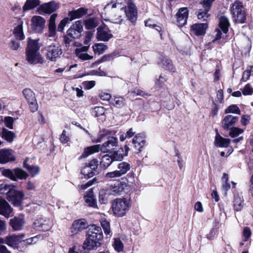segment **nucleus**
Listing matches in <instances>:
<instances>
[{
	"instance_id": "f257e3e1",
	"label": "nucleus",
	"mask_w": 253,
	"mask_h": 253,
	"mask_svg": "<svg viewBox=\"0 0 253 253\" xmlns=\"http://www.w3.org/2000/svg\"><path fill=\"white\" fill-rule=\"evenodd\" d=\"M103 237L101 227L96 225H91L87 232L86 239L83 245V248L87 251L96 250L101 246L100 241Z\"/></svg>"
},
{
	"instance_id": "f03ea898",
	"label": "nucleus",
	"mask_w": 253,
	"mask_h": 253,
	"mask_svg": "<svg viewBox=\"0 0 253 253\" xmlns=\"http://www.w3.org/2000/svg\"><path fill=\"white\" fill-rule=\"evenodd\" d=\"M118 145V138L115 137H109L106 142L101 146L94 145L84 149V152L81 156V158H85L90 155L98 152L99 150L105 153L114 150Z\"/></svg>"
},
{
	"instance_id": "7ed1b4c3",
	"label": "nucleus",
	"mask_w": 253,
	"mask_h": 253,
	"mask_svg": "<svg viewBox=\"0 0 253 253\" xmlns=\"http://www.w3.org/2000/svg\"><path fill=\"white\" fill-rule=\"evenodd\" d=\"M130 207L129 200L125 198L115 199L112 205L113 213L117 217L125 215L129 211Z\"/></svg>"
},
{
	"instance_id": "20e7f679",
	"label": "nucleus",
	"mask_w": 253,
	"mask_h": 253,
	"mask_svg": "<svg viewBox=\"0 0 253 253\" xmlns=\"http://www.w3.org/2000/svg\"><path fill=\"white\" fill-rule=\"evenodd\" d=\"M231 12L236 23H244L246 22V14L241 2L236 1L232 5Z\"/></svg>"
},
{
	"instance_id": "39448f33",
	"label": "nucleus",
	"mask_w": 253,
	"mask_h": 253,
	"mask_svg": "<svg viewBox=\"0 0 253 253\" xmlns=\"http://www.w3.org/2000/svg\"><path fill=\"white\" fill-rule=\"evenodd\" d=\"M2 174L13 181L25 179L28 176V174L20 168H15L13 170L6 169L2 171Z\"/></svg>"
},
{
	"instance_id": "423d86ee",
	"label": "nucleus",
	"mask_w": 253,
	"mask_h": 253,
	"mask_svg": "<svg viewBox=\"0 0 253 253\" xmlns=\"http://www.w3.org/2000/svg\"><path fill=\"white\" fill-rule=\"evenodd\" d=\"M53 225V221L50 218L41 217L35 220L33 223V227L36 230L46 231L49 230Z\"/></svg>"
},
{
	"instance_id": "0eeeda50",
	"label": "nucleus",
	"mask_w": 253,
	"mask_h": 253,
	"mask_svg": "<svg viewBox=\"0 0 253 253\" xmlns=\"http://www.w3.org/2000/svg\"><path fill=\"white\" fill-rule=\"evenodd\" d=\"M124 15L132 23H134L137 18V10L134 3L129 0L126 6L124 7Z\"/></svg>"
},
{
	"instance_id": "6e6552de",
	"label": "nucleus",
	"mask_w": 253,
	"mask_h": 253,
	"mask_svg": "<svg viewBox=\"0 0 253 253\" xmlns=\"http://www.w3.org/2000/svg\"><path fill=\"white\" fill-rule=\"evenodd\" d=\"M22 93L29 104L31 111L32 112L37 111L38 107L35 93L28 88L23 89Z\"/></svg>"
},
{
	"instance_id": "1a4fd4ad",
	"label": "nucleus",
	"mask_w": 253,
	"mask_h": 253,
	"mask_svg": "<svg viewBox=\"0 0 253 253\" xmlns=\"http://www.w3.org/2000/svg\"><path fill=\"white\" fill-rule=\"evenodd\" d=\"M213 1L214 0H203L200 2L203 8H200L197 12V17L199 20L206 21L209 17L208 11L210 10Z\"/></svg>"
},
{
	"instance_id": "9d476101",
	"label": "nucleus",
	"mask_w": 253,
	"mask_h": 253,
	"mask_svg": "<svg viewBox=\"0 0 253 253\" xmlns=\"http://www.w3.org/2000/svg\"><path fill=\"white\" fill-rule=\"evenodd\" d=\"M46 58L50 61H55L62 53L60 47L57 44H52L46 47Z\"/></svg>"
},
{
	"instance_id": "9b49d317",
	"label": "nucleus",
	"mask_w": 253,
	"mask_h": 253,
	"mask_svg": "<svg viewBox=\"0 0 253 253\" xmlns=\"http://www.w3.org/2000/svg\"><path fill=\"white\" fill-rule=\"evenodd\" d=\"M98 166V161L97 159H93L86 165L82 170V173L84 177L89 178L93 177L96 172Z\"/></svg>"
},
{
	"instance_id": "f8f14e48",
	"label": "nucleus",
	"mask_w": 253,
	"mask_h": 253,
	"mask_svg": "<svg viewBox=\"0 0 253 253\" xmlns=\"http://www.w3.org/2000/svg\"><path fill=\"white\" fill-rule=\"evenodd\" d=\"M83 31V24L82 20L77 21L67 30L68 36L73 39H78Z\"/></svg>"
},
{
	"instance_id": "ddd939ff",
	"label": "nucleus",
	"mask_w": 253,
	"mask_h": 253,
	"mask_svg": "<svg viewBox=\"0 0 253 253\" xmlns=\"http://www.w3.org/2000/svg\"><path fill=\"white\" fill-rule=\"evenodd\" d=\"M45 20L40 16H33L31 19V29L37 33H42L45 28Z\"/></svg>"
},
{
	"instance_id": "4468645a",
	"label": "nucleus",
	"mask_w": 253,
	"mask_h": 253,
	"mask_svg": "<svg viewBox=\"0 0 253 253\" xmlns=\"http://www.w3.org/2000/svg\"><path fill=\"white\" fill-rule=\"evenodd\" d=\"M125 17L124 16V7H120L119 9L113 10L108 19H105L113 23L121 24L123 23Z\"/></svg>"
},
{
	"instance_id": "2eb2a0df",
	"label": "nucleus",
	"mask_w": 253,
	"mask_h": 253,
	"mask_svg": "<svg viewBox=\"0 0 253 253\" xmlns=\"http://www.w3.org/2000/svg\"><path fill=\"white\" fill-rule=\"evenodd\" d=\"M24 197V194L22 191L17 190L15 188L10 192L7 199L14 206L19 207L21 205Z\"/></svg>"
},
{
	"instance_id": "dca6fc26",
	"label": "nucleus",
	"mask_w": 253,
	"mask_h": 253,
	"mask_svg": "<svg viewBox=\"0 0 253 253\" xmlns=\"http://www.w3.org/2000/svg\"><path fill=\"white\" fill-rule=\"evenodd\" d=\"M126 186V183H123L120 181H117L111 184L107 189L111 195L117 196L122 194Z\"/></svg>"
},
{
	"instance_id": "f3484780",
	"label": "nucleus",
	"mask_w": 253,
	"mask_h": 253,
	"mask_svg": "<svg viewBox=\"0 0 253 253\" xmlns=\"http://www.w3.org/2000/svg\"><path fill=\"white\" fill-rule=\"evenodd\" d=\"M58 4L54 1H50L40 5L38 11L40 14H50L58 8Z\"/></svg>"
},
{
	"instance_id": "a211bd4d",
	"label": "nucleus",
	"mask_w": 253,
	"mask_h": 253,
	"mask_svg": "<svg viewBox=\"0 0 253 253\" xmlns=\"http://www.w3.org/2000/svg\"><path fill=\"white\" fill-rule=\"evenodd\" d=\"M26 60L29 64L42 63L43 61L40 51L26 50Z\"/></svg>"
},
{
	"instance_id": "6ab92c4d",
	"label": "nucleus",
	"mask_w": 253,
	"mask_h": 253,
	"mask_svg": "<svg viewBox=\"0 0 253 253\" xmlns=\"http://www.w3.org/2000/svg\"><path fill=\"white\" fill-rule=\"evenodd\" d=\"M239 117L231 115L226 116L221 122L222 127L225 130H228L234 127L238 121Z\"/></svg>"
},
{
	"instance_id": "aec40b11",
	"label": "nucleus",
	"mask_w": 253,
	"mask_h": 253,
	"mask_svg": "<svg viewBox=\"0 0 253 253\" xmlns=\"http://www.w3.org/2000/svg\"><path fill=\"white\" fill-rule=\"evenodd\" d=\"M233 208L236 211H241L244 206V201L241 193L238 191L233 192Z\"/></svg>"
},
{
	"instance_id": "412c9836",
	"label": "nucleus",
	"mask_w": 253,
	"mask_h": 253,
	"mask_svg": "<svg viewBox=\"0 0 253 253\" xmlns=\"http://www.w3.org/2000/svg\"><path fill=\"white\" fill-rule=\"evenodd\" d=\"M189 11L186 7H182L179 9L176 13L177 23L180 26H183L187 22Z\"/></svg>"
},
{
	"instance_id": "4be33fe9",
	"label": "nucleus",
	"mask_w": 253,
	"mask_h": 253,
	"mask_svg": "<svg viewBox=\"0 0 253 253\" xmlns=\"http://www.w3.org/2000/svg\"><path fill=\"white\" fill-rule=\"evenodd\" d=\"M24 218L23 215L15 216L10 220V225L14 230H21L25 224Z\"/></svg>"
},
{
	"instance_id": "5701e85b",
	"label": "nucleus",
	"mask_w": 253,
	"mask_h": 253,
	"mask_svg": "<svg viewBox=\"0 0 253 253\" xmlns=\"http://www.w3.org/2000/svg\"><path fill=\"white\" fill-rule=\"evenodd\" d=\"M88 227V223L85 219H80L74 221L72 224L71 232L76 234L78 232H81Z\"/></svg>"
},
{
	"instance_id": "b1692460",
	"label": "nucleus",
	"mask_w": 253,
	"mask_h": 253,
	"mask_svg": "<svg viewBox=\"0 0 253 253\" xmlns=\"http://www.w3.org/2000/svg\"><path fill=\"white\" fill-rule=\"evenodd\" d=\"M15 160V157L10 149H2L0 150V163L5 164Z\"/></svg>"
},
{
	"instance_id": "393cba45",
	"label": "nucleus",
	"mask_w": 253,
	"mask_h": 253,
	"mask_svg": "<svg viewBox=\"0 0 253 253\" xmlns=\"http://www.w3.org/2000/svg\"><path fill=\"white\" fill-rule=\"evenodd\" d=\"M125 152L123 148H120L117 151H115L111 153V157L114 161H122L124 156H126L128 155L129 148L127 145L124 146Z\"/></svg>"
},
{
	"instance_id": "a878e982",
	"label": "nucleus",
	"mask_w": 253,
	"mask_h": 253,
	"mask_svg": "<svg viewBox=\"0 0 253 253\" xmlns=\"http://www.w3.org/2000/svg\"><path fill=\"white\" fill-rule=\"evenodd\" d=\"M145 135L143 133H140L137 134L132 140V143L134 145L136 149H137L139 152L141 151V148L144 146L145 144Z\"/></svg>"
},
{
	"instance_id": "bb28decb",
	"label": "nucleus",
	"mask_w": 253,
	"mask_h": 253,
	"mask_svg": "<svg viewBox=\"0 0 253 253\" xmlns=\"http://www.w3.org/2000/svg\"><path fill=\"white\" fill-rule=\"evenodd\" d=\"M12 211L10 205L4 199L0 198V214L8 218Z\"/></svg>"
},
{
	"instance_id": "cd10ccee",
	"label": "nucleus",
	"mask_w": 253,
	"mask_h": 253,
	"mask_svg": "<svg viewBox=\"0 0 253 253\" xmlns=\"http://www.w3.org/2000/svg\"><path fill=\"white\" fill-rule=\"evenodd\" d=\"M230 143V139L224 138L217 132L214 141V144L215 146L227 148L229 146Z\"/></svg>"
},
{
	"instance_id": "c85d7f7f",
	"label": "nucleus",
	"mask_w": 253,
	"mask_h": 253,
	"mask_svg": "<svg viewBox=\"0 0 253 253\" xmlns=\"http://www.w3.org/2000/svg\"><path fill=\"white\" fill-rule=\"evenodd\" d=\"M56 17V14H53L50 17L48 25V33L47 36L48 37L54 38L56 35L55 20Z\"/></svg>"
},
{
	"instance_id": "c756f323",
	"label": "nucleus",
	"mask_w": 253,
	"mask_h": 253,
	"mask_svg": "<svg viewBox=\"0 0 253 253\" xmlns=\"http://www.w3.org/2000/svg\"><path fill=\"white\" fill-rule=\"evenodd\" d=\"M208 28L207 23L195 24L191 26V29L197 36L204 35Z\"/></svg>"
},
{
	"instance_id": "7c9ffc66",
	"label": "nucleus",
	"mask_w": 253,
	"mask_h": 253,
	"mask_svg": "<svg viewBox=\"0 0 253 253\" xmlns=\"http://www.w3.org/2000/svg\"><path fill=\"white\" fill-rule=\"evenodd\" d=\"M112 37V35L110 31L99 27L97 28V38L99 41L104 42L108 41Z\"/></svg>"
},
{
	"instance_id": "2f4dec72",
	"label": "nucleus",
	"mask_w": 253,
	"mask_h": 253,
	"mask_svg": "<svg viewBox=\"0 0 253 253\" xmlns=\"http://www.w3.org/2000/svg\"><path fill=\"white\" fill-rule=\"evenodd\" d=\"M87 13V9L84 7H81L77 10L70 11L69 16L70 17V21L76 18H80L86 15Z\"/></svg>"
},
{
	"instance_id": "473e14b6",
	"label": "nucleus",
	"mask_w": 253,
	"mask_h": 253,
	"mask_svg": "<svg viewBox=\"0 0 253 253\" xmlns=\"http://www.w3.org/2000/svg\"><path fill=\"white\" fill-rule=\"evenodd\" d=\"M86 203L89 206L94 208H97L96 201L93 195V191L89 189L84 196Z\"/></svg>"
},
{
	"instance_id": "72a5a7b5",
	"label": "nucleus",
	"mask_w": 253,
	"mask_h": 253,
	"mask_svg": "<svg viewBox=\"0 0 253 253\" xmlns=\"http://www.w3.org/2000/svg\"><path fill=\"white\" fill-rule=\"evenodd\" d=\"M27 47L26 50L39 51L40 46L39 39L32 40L31 38L28 39Z\"/></svg>"
},
{
	"instance_id": "f704fd0d",
	"label": "nucleus",
	"mask_w": 253,
	"mask_h": 253,
	"mask_svg": "<svg viewBox=\"0 0 253 253\" xmlns=\"http://www.w3.org/2000/svg\"><path fill=\"white\" fill-rule=\"evenodd\" d=\"M229 26L228 18L225 16H221L219 18V26L224 33L228 32Z\"/></svg>"
},
{
	"instance_id": "c9c22d12",
	"label": "nucleus",
	"mask_w": 253,
	"mask_h": 253,
	"mask_svg": "<svg viewBox=\"0 0 253 253\" xmlns=\"http://www.w3.org/2000/svg\"><path fill=\"white\" fill-rule=\"evenodd\" d=\"M23 22L20 21L19 24L14 28L13 34L15 37L19 40H23L25 38V36L23 31Z\"/></svg>"
},
{
	"instance_id": "e433bc0d",
	"label": "nucleus",
	"mask_w": 253,
	"mask_h": 253,
	"mask_svg": "<svg viewBox=\"0 0 253 253\" xmlns=\"http://www.w3.org/2000/svg\"><path fill=\"white\" fill-rule=\"evenodd\" d=\"M41 3L40 0H27L23 6L24 11L33 9L39 5Z\"/></svg>"
},
{
	"instance_id": "4c0bfd02",
	"label": "nucleus",
	"mask_w": 253,
	"mask_h": 253,
	"mask_svg": "<svg viewBox=\"0 0 253 253\" xmlns=\"http://www.w3.org/2000/svg\"><path fill=\"white\" fill-rule=\"evenodd\" d=\"M16 235H12L6 237L5 243L9 246L13 248H17L20 243Z\"/></svg>"
},
{
	"instance_id": "58836bf2",
	"label": "nucleus",
	"mask_w": 253,
	"mask_h": 253,
	"mask_svg": "<svg viewBox=\"0 0 253 253\" xmlns=\"http://www.w3.org/2000/svg\"><path fill=\"white\" fill-rule=\"evenodd\" d=\"M1 136L8 142L11 143L13 141L16 135L13 132L3 128L1 132Z\"/></svg>"
},
{
	"instance_id": "ea45409f",
	"label": "nucleus",
	"mask_w": 253,
	"mask_h": 253,
	"mask_svg": "<svg viewBox=\"0 0 253 253\" xmlns=\"http://www.w3.org/2000/svg\"><path fill=\"white\" fill-rule=\"evenodd\" d=\"M114 161L111 155L106 154L102 157L101 161L100 163V166L101 168L106 169L110 166Z\"/></svg>"
},
{
	"instance_id": "a19ab883",
	"label": "nucleus",
	"mask_w": 253,
	"mask_h": 253,
	"mask_svg": "<svg viewBox=\"0 0 253 253\" xmlns=\"http://www.w3.org/2000/svg\"><path fill=\"white\" fill-rule=\"evenodd\" d=\"M23 167L29 171L32 177L35 176L40 172V168L38 166L29 165L26 161L24 162Z\"/></svg>"
},
{
	"instance_id": "79ce46f5",
	"label": "nucleus",
	"mask_w": 253,
	"mask_h": 253,
	"mask_svg": "<svg viewBox=\"0 0 253 253\" xmlns=\"http://www.w3.org/2000/svg\"><path fill=\"white\" fill-rule=\"evenodd\" d=\"M107 48V46L102 43H97L92 46L94 53L98 55L103 53Z\"/></svg>"
},
{
	"instance_id": "37998d69",
	"label": "nucleus",
	"mask_w": 253,
	"mask_h": 253,
	"mask_svg": "<svg viewBox=\"0 0 253 253\" xmlns=\"http://www.w3.org/2000/svg\"><path fill=\"white\" fill-rule=\"evenodd\" d=\"M160 65L164 69L170 71H173V66L171 61L166 57H164L162 59Z\"/></svg>"
},
{
	"instance_id": "c03bdc74",
	"label": "nucleus",
	"mask_w": 253,
	"mask_h": 253,
	"mask_svg": "<svg viewBox=\"0 0 253 253\" xmlns=\"http://www.w3.org/2000/svg\"><path fill=\"white\" fill-rule=\"evenodd\" d=\"M15 187L13 185L6 184H1L0 185V192L1 194H6L7 197L10 192L15 189Z\"/></svg>"
},
{
	"instance_id": "a18cd8bd",
	"label": "nucleus",
	"mask_w": 253,
	"mask_h": 253,
	"mask_svg": "<svg viewBox=\"0 0 253 253\" xmlns=\"http://www.w3.org/2000/svg\"><path fill=\"white\" fill-rule=\"evenodd\" d=\"M118 171L122 175L126 174L130 169V165L125 162H121L118 165Z\"/></svg>"
},
{
	"instance_id": "49530a36",
	"label": "nucleus",
	"mask_w": 253,
	"mask_h": 253,
	"mask_svg": "<svg viewBox=\"0 0 253 253\" xmlns=\"http://www.w3.org/2000/svg\"><path fill=\"white\" fill-rule=\"evenodd\" d=\"M109 195H111L109 192L108 189H102L99 192V201L102 204L107 203V200L109 198Z\"/></svg>"
},
{
	"instance_id": "de8ad7c7",
	"label": "nucleus",
	"mask_w": 253,
	"mask_h": 253,
	"mask_svg": "<svg viewBox=\"0 0 253 253\" xmlns=\"http://www.w3.org/2000/svg\"><path fill=\"white\" fill-rule=\"evenodd\" d=\"M97 26V21L92 18H89L85 22V27L88 30H91Z\"/></svg>"
},
{
	"instance_id": "09e8293b",
	"label": "nucleus",
	"mask_w": 253,
	"mask_h": 253,
	"mask_svg": "<svg viewBox=\"0 0 253 253\" xmlns=\"http://www.w3.org/2000/svg\"><path fill=\"white\" fill-rule=\"evenodd\" d=\"M105 113V109L102 106H96L94 108L91 112L92 115L95 117L103 115Z\"/></svg>"
},
{
	"instance_id": "8fccbe9b",
	"label": "nucleus",
	"mask_w": 253,
	"mask_h": 253,
	"mask_svg": "<svg viewBox=\"0 0 253 253\" xmlns=\"http://www.w3.org/2000/svg\"><path fill=\"white\" fill-rule=\"evenodd\" d=\"M120 0H112L110 3L106 5L104 9H112V11L114 10V8L121 5V1H120Z\"/></svg>"
},
{
	"instance_id": "3c124183",
	"label": "nucleus",
	"mask_w": 253,
	"mask_h": 253,
	"mask_svg": "<svg viewBox=\"0 0 253 253\" xmlns=\"http://www.w3.org/2000/svg\"><path fill=\"white\" fill-rule=\"evenodd\" d=\"M114 101V105L118 108H122L126 104L125 99L121 96L115 97Z\"/></svg>"
},
{
	"instance_id": "603ef678",
	"label": "nucleus",
	"mask_w": 253,
	"mask_h": 253,
	"mask_svg": "<svg viewBox=\"0 0 253 253\" xmlns=\"http://www.w3.org/2000/svg\"><path fill=\"white\" fill-rule=\"evenodd\" d=\"M113 246L118 252H121L124 250V245L120 239H115Z\"/></svg>"
},
{
	"instance_id": "864d4df0",
	"label": "nucleus",
	"mask_w": 253,
	"mask_h": 253,
	"mask_svg": "<svg viewBox=\"0 0 253 253\" xmlns=\"http://www.w3.org/2000/svg\"><path fill=\"white\" fill-rule=\"evenodd\" d=\"M225 113H234L240 115L241 114V111L237 105H231L226 109Z\"/></svg>"
},
{
	"instance_id": "5fc2aeb1",
	"label": "nucleus",
	"mask_w": 253,
	"mask_h": 253,
	"mask_svg": "<svg viewBox=\"0 0 253 253\" xmlns=\"http://www.w3.org/2000/svg\"><path fill=\"white\" fill-rule=\"evenodd\" d=\"M76 56L80 59L85 61L93 59V57L87 53V52H81L79 51L78 53H75Z\"/></svg>"
},
{
	"instance_id": "6e6d98bb",
	"label": "nucleus",
	"mask_w": 253,
	"mask_h": 253,
	"mask_svg": "<svg viewBox=\"0 0 253 253\" xmlns=\"http://www.w3.org/2000/svg\"><path fill=\"white\" fill-rule=\"evenodd\" d=\"M15 121V119L11 117H5L3 119V122L5 126L9 129H13V124Z\"/></svg>"
},
{
	"instance_id": "4d7b16f0",
	"label": "nucleus",
	"mask_w": 253,
	"mask_h": 253,
	"mask_svg": "<svg viewBox=\"0 0 253 253\" xmlns=\"http://www.w3.org/2000/svg\"><path fill=\"white\" fill-rule=\"evenodd\" d=\"M101 225L104 230V233L106 235H109L110 233V227L109 222L106 220H103L101 221Z\"/></svg>"
},
{
	"instance_id": "13d9d810",
	"label": "nucleus",
	"mask_w": 253,
	"mask_h": 253,
	"mask_svg": "<svg viewBox=\"0 0 253 253\" xmlns=\"http://www.w3.org/2000/svg\"><path fill=\"white\" fill-rule=\"evenodd\" d=\"M230 129H231V130L229 132V135L231 137H235L243 132V130L242 129L239 128L238 127H233Z\"/></svg>"
},
{
	"instance_id": "bf43d9fd",
	"label": "nucleus",
	"mask_w": 253,
	"mask_h": 253,
	"mask_svg": "<svg viewBox=\"0 0 253 253\" xmlns=\"http://www.w3.org/2000/svg\"><path fill=\"white\" fill-rule=\"evenodd\" d=\"M70 19L68 18H65L62 19L57 27V31L60 32H62L66 25L68 23Z\"/></svg>"
},
{
	"instance_id": "052dcab7",
	"label": "nucleus",
	"mask_w": 253,
	"mask_h": 253,
	"mask_svg": "<svg viewBox=\"0 0 253 253\" xmlns=\"http://www.w3.org/2000/svg\"><path fill=\"white\" fill-rule=\"evenodd\" d=\"M120 176H121V175L117 170L107 172L105 175V177L107 178H117Z\"/></svg>"
},
{
	"instance_id": "680f3d73",
	"label": "nucleus",
	"mask_w": 253,
	"mask_h": 253,
	"mask_svg": "<svg viewBox=\"0 0 253 253\" xmlns=\"http://www.w3.org/2000/svg\"><path fill=\"white\" fill-rule=\"evenodd\" d=\"M10 48L13 50H17L20 48V45L19 42L12 40L9 44Z\"/></svg>"
},
{
	"instance_id": "e2e57ef3",
	"label": "nucleus",
	"mask_w": 253,
	"mask_h": 253,
	"mask_svg": "<svg viewBox=\"0 0 253 253\" xmlns=\"http://www.w3.org/2000/svg\"><path fill=\"white\" fill-rule=\"evenodd\" d=\"M69 140V137L67 135V132L64 130L60 137V141L63 144H65Z\"/></svg>"
},
{
	"instance_id": "0e129e2a",
	"label": "nucleus",
	"mask_w": 253,
	"mask_h": 253,
	"mask_svg": "<svg viewBox=\"0 0 253 253\" xmlns=\"http://www.w3.org/2000/svg\"><path fill=\"white\" fill-rule=\"evenodd\" d=\"M4 243V240L2 238H0V253H11V252L5 246L1 245V244Z\"/></svg>"
},
{
	"instance_id": "69168bd1",
	"label": "nucleus",
	"mask_w": 253,
	"mask_h": 253,
	"mask_svg": "<svg viewBox=\"0 0 253 253\" xmlns=\"http://www.w3.org/2000/svg\"><path fill=\"white\" fill-rule=\"evenodd\" d=\"M242 92L244 95H251L253 92V89L249 84H248L245 86Z\"/></svg>"
},
{
	"instance_id": "338daca9",
	"label": "nucleus",
	"mask_w": 253,
	"mask_h": 253,
	"mask_svg": "<svg viewBox=\"0 0 253 253\" xmlns=\"http://www.w3.org/2000/svg\"><path fill=\"white\" fill-rule=\"evenodd\" d=\"M92 37V34L91 32H87L86 33L84 41V44L85 45H90L89 42L91 41V38Z\"/></svg>"
},
{
	"instance_id": "774afa93",
	"label": "nucleus",
	"mask_w": 253,
	"mask_h": 253,
	"mask_svg": "<svg viewBox=\"0 0 253 253\" xmlns=\"http://www.w3.org/2000/svg\"><path fill=\"white\" fill-rule=\"evenodd\" d=\"M243 235L245 238V240H248L251 235V231L250 229L248 227H245L243 230Z\"/></svg>"
}]
</instances>
